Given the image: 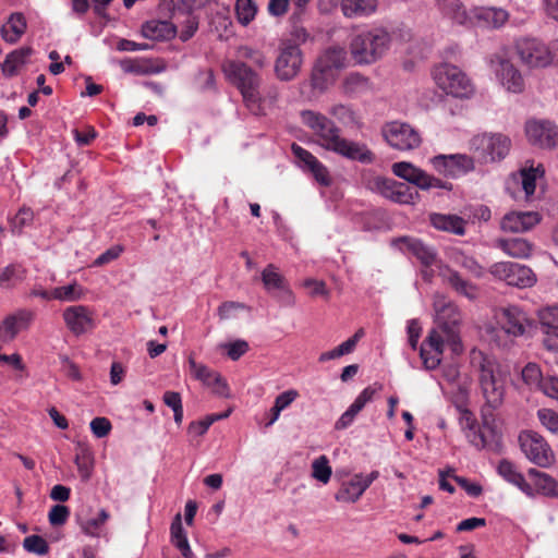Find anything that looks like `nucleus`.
Segmentation results:
<instances>
[{"label":"nucleus","mask_w":558,"mask_h":558,"mask_svg":"<svg viewBox=\"0 0 558 558\" xmlns=\"http://www.w3.org/2000/svg\"><path fill=\"white\" fill-rule=\"evenodd\" d=\"M470 363L477 372L478 386L485 404L481 410L482 426H478L474 420H468L465 436L469 442L478 450L493 448L499 445L494 411L504 404L508 372L504 369L496 357L477 349L471 350Z\"/></svg>","instance_id":"f257e3e1"},{"label":"nucleus","mask_w":558,"mask_h":558,"mask_svg":"<svg viewBox=\"0 0 558 558\" xmlns=\"http://www.w3.org/2000/svg\"><path fill=\"white\" fill-rule=\"evenodd\" d=\"M301 118L302 122L317 137V144L324 149L363 165H369L375 161L374 153L365 143L342 137L340 129L326 116L312 110H304L301 113Z\"/></svg>","instance_id":"f03ea898"},{"label":"nucleus","mask_w":558,"mask_h":558,"mask_svg":"<svg viewBox=\"0 0 558 558\" xmlns=\"http://www.w3.org/2000/svg\"><path fill=\"white\" fill-rule=\"evenodd\" d=\"M437 327L433 328L427 338L420 348V356L426 369H435L438 367L444 353L445 342L452 347V351L458 353L462 350L459 337L458 325L460 323V313L452 305L444 306L438 312Z\"/></svg>","instance_id":"7ed1b4c3"},{"label":"nucleus","mask_w":558,"mask_h":558,"mask_svg":"<svg viewBox=\"0 0 558 558\" xmlns=\"http://www.w3.org/2000/svg\"><path fill=\"white\" fill-rule=\"evenodd\" d=\"M227 78L238 87L246 107L254 114H263L266 106L275 104L278 92L275 87L269 88L266 96H262L260 77L246 63L239 60H229L222 65Z\"/></svg>","instance_id":"20e7f679"},{"label":"nucleus","mask_w":558,"mask_h":558,"mask_svg":"<svg viewBox=\"0 0 558 558\" xmlns=\"http://www.w3.org/2000/svg\"><path fill=\"white\" fill-rule=\"evenodd\" d=\"M391 38L384 28L361 32L350 43L352 59L357 64H372L379 60L389 49Z\"/></svg>","instance_id":"39448f33"},{"label":"nucleus","mask_w":558,"mask_h":558,"mask_svg":"<svg viewBox=\"0 0 558 558\" xmlns=\"http://www.w3.org/2000/svg\"><path fill=\"white\" fill-rule=\"evenodd\" d=\"M433 76L437 86L448 95L463 98L473 93L470 78L456 65L442 63L434 69Z\"/></svg>","instance_id":"423d86ee"},{"label":"nucleus","mask_w":558,"mask_h":558,"mask_svg":"<svg viewBox=\"0 0 558 558\" xmlns=\"http://www.w3.org/2000/svg\"><path fill=\"white\" fill-rule=\"evenodd\" d=\"M510 140L502 134H478L471 141V149L483 163L504 159L510 149Z\"/></svg>","instance_id":"0eeeda50"},{"label":"nucleus","mask_w":558,"mask_h":558,"mask_svg":"<svg viewBox=\"0 0 558 558\" xmlns=\"http://www.w3.org/2000/svg\"><path fill=\"white\" fill-rule=\"evenodd\" d=\"M519 444L526 459L539 468H549L555 462V453L543 436L533 430H523Z\"/></svg>","instance_id":"6e6552de"},{"label":"nucleus","mask_w":558,"mask_h":558,"mask_svg":"<svg viewBox=\"0 0 558 558\" xmlns=\"http://www.w3.org/2000/svg\"><path fill=\"white\" fill-rule=\"evenodd\" d=\"M265 291L277 300L282 306L291 307L295 304V295L288 280L274 264H268L260 274Z\"/></svg>","instance_id":"1a4fd4ad"},{"label":"nucleus","mask_w":558,"mask_h":558,"mask_svg":"<svg viewBox=\"0 0 558 558\" xmlns=\"http://www.w3.org/2000/svg\"><path fill=\"white\" fill-rule=\"evenodd\" d=\"M489 272L507 284L520 289L530 288L536 282V276L533 270L519 263L498 262L490 266Z\"/></svg>","instance_id":"9d476101"},{"label":"nucleus","mask_w":558,"mask_h":558,"mask_svg":"<svg viewBox=\"0 0 558 558\" xmlns=\"http://www.w3.org/2000/svg\"><path fill=\"white\" fill-rule=\"evenodd\" d=\"M395 175L412 183L423 191L432 189L451 190L452 185L434 175L428 174L423 169L408 161H399L392 165Z\"/></svg>","instance_id":"9b49d317"},{"label":"nucleus","mask_w":558,"mask_h":558,"mask_svg":"<svg viewBox=\"0 0 558 558\" xmlns=\"http://www.w3.org/2000/svg\"><path fill=\"white\" fill-rule=\"evenodd\" d=\"M515 52L529 68H545L553 62L551 50L535 38H520L515 41Z\"/></svg>","instance_id":"f8f14e48"},{"label":"nucleus","mask_w":558,"mask_h":558,"mask_svg":"<svg viewBox=\"0 0 558 558\" xmlns=\"http://www.w3.org/2000/svg\"><path fill=\"white\" fill-rule=\"evenodd\" d=\"M387 143L395 149L407 151L417 148L422 143L420 133L408 123L393 121L383 129Z\"/></svg>","instance_id":"ddd939ff"},{"label":"nucleus","mask_w":558,"mask_h":558,"mask_svg":"<svg viewBox=\"0 0 558 558\" xmlns=\"http://www.w3.org/2000/svg\"><path fill=\"white\" fill-rule=\"evenodd\" d=\"M498 324L501 330L510 337H522L532 327V319L518 305H509L500 310Z\"/></svg>","instance_id":"4468645a"},{"label":"nucleus","mask_w":558,"mask_h":558,"mask_svg":"<svg viewBox=\"0 0 558 558\" xmlns=\"http://www.w3.org/2000/svg\"><path fill=\"white\" fill-rule=\"evenodd\" d=\"M430 163L446 177L459 178L474 170V159L465 154L437 155Z\"/></svg>","instance_id":"2eb2a0df"},{"label":"nucleus","mask_w":558,"mask_h":558,"mask_svg":"<svg viewBox=\"0 0 558 558\" xmlns=\"http://www.w3.org/2000/svg\"><path fill=\"white\" fill-rule=\"evenodd\" d=\"M302 65V51L298 45L284 44L275 63V72L279 80L291 81Z\"/></svg>","instance_id":"dca6fc26"},{"label":"nucleus","mask_w":558,"mask_h":558,"mask_svg":"<svg viewBox=\"0 0 558 558\" xmlns=\"http://www.w3.org/2000/svg\"><path fill=\"white\" fill-rule=\"evenodd\" d=\"M529 141L541 148L558 146V126L548 120H532L525 125Z\"/></svg>","instance_id":"f3484780"},{"label":"nucleus","mask_w":558,"mask_h":558,"mask_svg":"<svg viewBox=\"0 0 558 558\" xmlns=\"http://www.w3.org/2000/svg\"><path fill=\"white\" fill-rule=\"evenodd\" d=\"M35 318V313L27 308H20L7 315L0 322V342L9 343L17 335L27 330Z\"/></svg>","instance_id":"a211bd4d"},{"label":"nucleus","mask_w":558,"mask_h":558,"mask_svg":"<svg viewBox=\"0 0 558 558\" xmlns=\"http://www.w3.org/2000/svg\"><path fill=\"white\" fill-rule=\"evenodd\" d=\"M66 327L75 336L93 330L96 326L93 312L84 305L69 306L63 312Z\"/></svg>","instance_id":"6ab92c4d"},{"label":"nucleus","mask_w":558,"mask_h":558,"mask_svg":"<svg viewBox=\"0 0 558 558\" xmlns=\"http://www.w3.org/2000/svg\"><path fill=\"white\" fill-rule=\"evenodd\" d=\"M378 476V471H372L365 476L363 474H355L350 481L342 484L335 495L336 500L340 502H355Z\"/></svg>","instance_id":"aec40b11"},{"label":"nucleus","mask_w":558,"mask_h":558,"mask_svg":"<svg viewBox=\"0 0 558 558\" xmlns=\"http://www.w3.org/2000/svg\"><path fill=\"white\" fill-rule=\"evenodd\" d=\"M393 245H398L400 250H407L415 256L425 267H430L437 262V251L422 240L412 236H400L392 241Z\"/></svg>","instance_id":"412c9836"},{"label":"nucleus","mask_w":558,"mask_h":558,"mask_svg":"<svg viewBox=\"0 0 558 558\" xmlns=\"http://www.w3.org/2000/svg\"><path fill=\"white\" fill-rule=\"evenodd\" d=\"M189 366L193 376L205 386L211 387L216 395L228 396V385L218 373L211 372L204 364H198L193 357L189 359Z\"/></svg>","instance_id":"4be33fe9"},{"label":"nucleus","mask_w":558,"mask_h":558,"mask_svg":"<svg viewBox=\"0 0 558 558\" xmlns=\"http://www.w3.org/2000/svg\"><path fill=\"white\" fill-rule=\"evenodd\" d=\"M541 221V216L535 211H512L507 214L500 227L504 231L509 232H525L531 230Z\"/></svg>","instance_id":"5701e85b"},{"label":"nucleus","mask_w":558,"mask_h":558,"mask_svg":"<svg viewBox=\"0 0 558 558\" xmlns=\"http://www.w3.org/2000/svg\"><path fill=\"white\" fill-rule=\"evenodd\" d=\"M544 336L543 344L551 352H558V305L547 307L541 315Z\"/></svg>","instance_id":"b1692460"},{"label":"nucleus","mask_w":558,"mask_h":558,"mask_svg":"<svg viewBox=\"0 0 558 558\" xmlns=\"http://www.w3.org/2000/svg\"><path fill=\"white\" fill-rule=\"evenodd\" d=\"M508 20L507 11L497 8L476 7L470 11V22L482 27L498 28Z\"/></svg>","instance_id":"393cba45"},{"label":"nucleus","mask_w":558,"mask_h":558,"mask_svg":"<svg viewBox=\"0 0 558 558\" xmlns=\"http://www.w3.org/2000/svg\"><path fill=\"white\" fill-rule=\"evenodd\" d=\"M496 73L508 92L519 94L524 90V80L520 71L509 60L500 59Z\"/></svg>","instance_id":"a878e982"},{"label":"nucleus","mask_w":558,"mask_h":558,"mask_svg":"<svg viewBox=\"0 0 558 558\" xmlns=\"http://www.w3.org/2000/svg\"><path fill=\"white\" fill-rule=\"evenodd\" d=\"M497 473L509 484L518 487L525 495L533 497L534 489L531 484L525 481L524 475L518 466L508 459H502L497 465Z\"/></svg>","instance_id":"bb28decb"},{"label":"nucleus","mask_w":558,"mask_h":558,"mask_svg":"<svg viewBox=\"0 0 558 558\" xmlns=\"http://www.w3.org/2000/svg\"><path fill=\"white\" fill-rule=\"evenodd\" d=\"M109 519L110 514L106 509H100L94 518H88L83 513L76 514V521L82 533L95 538L106 536L107 533L105 525Z\"/></svg>","instance_id":"cd10ccee"},{"label":"nucleus","mask_w":558,"mask_h":558,"mask_svg":"<svg viewBox=\"0 0 558 558\" xmlns=\"http://www.w3.org/2000/svg\"><path fill=\"white\" fill-rule=\"evenodd\" d=\"M429 222L439 231L453 233L456 235L465 234L466 221L458 215L434 213L429 215Z\"/></svg>","instance_id":"c85d7f7f"},{"label":"nucleus","mask_w":558,"mask_h":558,"mask_svg":"<svg viewBox=\"0 0 558 558\" xmlns=\"http://www.w3.org/2000/svg\"><path fill=\"white\" fill-rule=\"evenodd\" d=\"M27 28L26 19L23 13H12L7 24L2 25L0 29L1 37L9 44H15L24 35Z\"/></svg>","instance_id":"c756f323"},{"label":"nucleus","mask_w":558,"mask_h":558,"mask_svg":"<svg viewBox=\"0 0 558 558\" xmlns=\"http://www.w3.org/2000/svg\"><path fill=\"white\" fill-rule=\"evenodd\" d=\"M436 7L445 17L456 24L466 25L470 22V12L460 0H437Z\"/></svg>","instance_id":"7c9ffc66"},{"label":"nucleus","mask_w":558,"mask_h":558,"mask_svg":"<svg viewBox=\"0 0 558 558\" xmlns=\"http://www.w3.org/2000/svg\"><path fill=\"white\" fill-rule=\"evenodd\" d=\"M527 475L533 478L534 495L537 493L546 497L558 498V482L553 476L536 469H530Z\"/></svg>","instance_id":"2f4dec72"},{"label":"nucleus","mask_w":558,"mask_h":558,"mask_svg":"<svg viewBox=\"0 0 558 558\" xmlns=\"http://www.w3.org/2000/svg\"><path fill=\"white\" fill-rule=\"evenodd\" d=\"M347 59V52L343 48L331 47L326 49L317 59L316 64L337 74L339 70L344 68Z\"/></svg>","instance_id":"473e14b6"},{"label":"nucleus","mask_w":558,"mask_h":558,"mask_svg":"<svg viewBox=\"0 0 558 558\" xmlns=\"http://www.w3.org/2000/svg\"><path fill=\"white\" fill-rule=\"evenodd\" d=\"M545 173V169L542 163L534 166L525 165L520 170L521 185L525 194L526 201H531L536 190V181L541 179Z\"/></svg>","instance_id":"72a5a7b5"},{"label":"nucleus","mask_w":558,"mask_h":558,"mask_svg":"<svg viewBox=\"0 0 558 558\" xmlns=\"http://www.w3.org/2000/svg\"><path fill=\"white\" fill-rule=\"evenodd\" d=\"M142 34L151 40H166L174 37L175 28L168 21L153 20L142 26Z\"/></svg>","instance_id":"f704fd0d"},{"label":"nucleus","mask_w":558,"mask_h":558,"mask_svg":"<svg viewBox=\"0 0 558 558\" xmlns=\"http://www.w3.org/2000/svg\"><path fill=\"white\" fill-rule=\"evenodd\" d=\"M32 52L33 49L31 47H22L11 51L1 64L3 75L5 77L15 76L19 69L26 63V60Z\"/></svg>","instance_id":"c9c22d12"},{"label":"nucleus","mask_w":558,"mask_h":558,"mask_svg":"<svg viewBox=\"0 0 558 558\" xmlns=\"http://www.w3.org/2000/svg\"><path fill=\"white\" fill-rule=\"evenodd\" d=\"M498 247L513 258H529L533 250L532 243L523 238L499 240Z\"/></svg>","instance_id":"e433bc0d"},{"label":"nucleus","mask_w":558,"mask_h":558,"mask_svg":"<svg viewBox=\"0 0 558 558\" xmlns=\"http://www.w3.org/2000/svg\"><path fill=\"white\" fill-rule=\"evenodd\" d=\"M341 11L345 17L369 15L377 8V0H341Z\"/></svg>","instance_id":"4c0bfd02"},{"label":"nucleus","mask_w":558,"mask_h":558,"mask_svg":"<svg viewBox=\"0 0 558 558\" xmlns=\"http://www.w3.org/2000/svg\"><path fill=\"white\" fill-rule=\"evenodd\" d=\"M399 181L381 175H373L365 180L367 190L381 195L383 197L393 201V194Z\"/></svg>","instance_id":"58836bf2"},{"label":"nucleus","mask_w":558,"mask_h":558,"mask_svg":"<svg viewBox=\"0 0 558 558\" xmlns=\"http://www.w3.org/2000/svg\"><path fill=\"white\" fill-rule=\"evenodd\" d=\"M171 543L177 547L184 558H193L186 533L181 522V515L177 514L170 526Z\"/></svg>","instance_id":"ea45409f"},{"label":"nucleus","mask_w":558,"mask_h":558,"mask_svg":"<svg viewBox=\"0 0 558 558\" xmlns=\"http://www.w3.org/2000/svg\"><path fill=\"white\" fill-rule=\"evenodd\" d=\"M447 281L458 293L469 299H474L476 296L475 286L463 279L458 271L449 269Z\"/></svg>","instance_id":"a19ab883"},{"label":"nucleus","mask_w":558,"mask_h":558,"mask_svg":"<svg viewBox=\"0 0 558 558\" xmlns=\"http://www.w3.org/2000/svg\"><path fill=\"white\" fill-rule=\"evenodd\" d=\"M234 9L236 19L243 26L248 25L258 11L257 4L253 0H236Z\"/></svg>","instance_id":"79ce46f5"},{"label":"nucleus","mask_w":558,"mask_h":558,"mask_svg":"<svg viewBox=\"0 0 558 558\" xmlns=\"http://www.w3.org/2000/svg\"><path fill=\"white\" fill-rule=\"evenodd\" d=\"M343 88L350 95L361 94L371 88V81L360 73H351L345 77Z\"/></svg>","instance_id":"37998d69"},{"label":"nucleus","mask_w":558,"mask_h":558,"mask_svg":"<svg viewBox=\"0 0 558 558\" xmlns=\"http://www.w3.org/2000/svg\"><path fill=\"white\" fill-rule=\"evenodd\" d=\"M83 288L76 282L52 289L53 300L74 302L82 299Z\"/></svg>","instance_id":"c03bdc74"},{"label":"nucleus","mask_w":558,"mask_h":558,"mask_svg":"<svg viewBox=\"0 0 558 558\" xmlns=\"http://www.w3.org/2000/svg\"><path fill=\"white\" fill-rule=\"evenodd\" d=\"M324 70V68L318 66L315 63L311 77L313 88L318 89L320 92L327 89L328 86L335 82L337 76V74L330 71L325 72Z\"/></svg>","instance_id":"a18cd8bd"},{"label":"nucleus","mask_w":558,"mask_h":558,"mask_svg":"<svg viewBox=\"0 0 558 558\" xmlns=\"http://www.w3.org/2000/svg\"><path fill=\"white\" fill-rule=\"evenodd\" d=\"M291 151L294 157L295 165L303 171L306 172L310 167L313 166L318 159L307 149L303 148L296 143L291 145Z\"/></svg>","instance_id":"49530a36"},{"label":"nucleus","mask_w":558,"mask_h":558,"mask_svg":"<svg viewBox=\"0 0 558 558\" xmlns=\"http://www.w3.org/2000/svg\"><path fill=\"white\" fill-rule=\"evenodd\" d=\"M331 474L332 470L326 456H320L313 461L312 476L315 480L322 482L323 484H327L331 477Z\"/></svg>","instance_id":"de8ad7c7"},{"label":"nucleus","mask_w":558,"mask_h":558,"mask_svg":"<svg viewBox=\"0 0 558 558\" xmlns=\"http://www.w3.org/2000/svg\"><path fill=\"white\" fill-rule=\"evenodd\" d=\"M306 172L322 186L328 187L332 184V178L328 168L319 160L315 161Z\"/></svg>","instance_id":"09e8293b"},{"label":"nucleus","mask_w":558,"mask_h":558,"mask_svg":"<svg viewBox=\"0 0 558 558\" xmlns=\"http://www.w3.org/2000/svg\"><path fill=\"white\" fill-rule=\"evenodd\" d=\"M396 186L397 189L393 194V203L409 205L413 204L418 197V193L413 191V189L404 182H398Z\"/></svg>","instance_id":"8fccbe9b"},{"label":"nucleus","mask_w":558,"mask_h":558,"mask_svg":"<svg viewBox=\"0 0 558 558\" xmlns=\"http://www.w3.org/2000/svg\"><path fill=\"white\" fill-rule=\"evenodd\" d=\"M454 263L477 278L482 277L484 274L483 267L477 263V260L462 252H457L454 254Z\"/></svg>","instance_id":"3c124183"},{"label":"nucleus","mask_w":558,"mask_h":558,"mask_svg":"<svg viewBox=\"0 0 558 558\" xmlns=\"http://www.w3.org/2000/svg\"><path fill=\"white\" fill-rule=\"evenodd\" d=\"M23 548L39 556H44L49 551V545L45 538L39 535H31L24 538Z\"/></svg>","instance_id":"603ef678"},{"label":"nucleus","mask_w":558,"mask_h":558,"mask_svg":"<svg viewBox=\"0 0 558 558\" xmlns=\"http://www.w3.org/2000/svg\"><path fill=\"white\" fill-rule=\"evenodd\" d=\"M353 350H354V339H348L344 342H342L340 345H338L337 348H335L330 351L323 352L319 355L318 361L320 363H324V362H327L330 360H336L345 354H350L351 352H353Z\"/></svg>","instance_id":"864d4df0"},{"label":"nucleus","mask_w":558,"mask_h":558,"mask_svg":"<svg viewBox=\"0 0 558 558\" xmlns=\"http://www.w3.org/2000/svg\"><path fill=\"white\" fill-rule=\"evenodd\" d=\"M90 456L92 453L87 447L80 446L74 460L81 476L85 480L90 475Z\"/></svg>","instance_id":"5fc2aeb1"},{"label":"nucleus","mask_w":558,"mask_h":558,"mask_svg":"<svg viewBox=\"0 0 558 558\" xmlns=\"http://www.w3.org/2000/svg\"><path fill=\"white\" fill-rule=\"evenodd\" d=\"M33 219V210L28 207H22L11 220L12 231L21 233L22 229L31 225Z\"/></svg>","instance_id":"6e6d98bb"},{"label":"nucleus","mask_w":558,"mask_h":558,"mask_svg":"<svg viewBox=\"0 0 558 558\" xmlns=\"http://www.w3.org/2000/svg\"><path fill=\"white\" fill-rule=\"evenodd\" d=\"M522 379L529 386H542L544 378L537 364L527 363L522 369Z\"/></svg>","instance_id":"4d7b16f0"},{"label":"nucleus","mask_w":558,"mask_h":558,"mask_svg":"<svg viewBox=\"0 0 558 558\" xmlns=\"http://www.w3.org/2000/svg\"><path fill=\"white\" fill-rule=\"evenodd\" d=\"M537 416L544 427L550 433L558 435V413L550 409H541Z\"/></svg>","instance_id":"13d9d810"},{"label":"nucleus","mask_w":558,"mask_h":558,"mask_svg":"<svg viewBox=\"0 0 558 558\" xmlns=\"http://www.w3.org/2000/svg\"><path fill=\"white\" fill-rule=\"evenodd\" d=\"M239 53L242 58L248 60L258 69H263L267 65L266 57L259 50H255L250 47H241Z\"/></svg>","instance_id":"bf43d9fd"},{"label":"nucleus","mask_w":558,"mask_h":558,"mask_svg":"<svg viewBox=\"0 0 558 558\" xmlns=\"http://www.w3.org/2000/svg\"><path fill=\"white\" fill-rule=\"evenodd\" d=\"M380 386H367L363 389L360 395L355 398L353 403L350 405L359 413L363 410L366 403L371 402L378 390H380Z\"/></svg>","instance_id":"052dcab7"},{"label":"nucleus","mask_w":558,"mask_h":558,"mask_svg":"<svg viewBox=\"0 0 558 558\" xmlns=\"http://www.w3.org/2000/svg\"><path fill=\"white\" fill-rule=\"evenodd\" d=\"M70 515V510L66 506L54 505L48 514L49 522L53 526L63 525Z\"/></svg>","instance_id":"680f3d73"},{"label":"nucleus","mask_w":558,"mask_h":558,"mask_svg":"<svg viewBox=\"0 0 558 558\" xmlns=\"http://www.w3.org/2000/svg\"><path fill=\"white\" fill-rule=\"evenodd\" d=\"M123 252V247L121 245H114L101 253L94 262L93 266L101 267L106 264H109L117 259L121 253Z\"/></svg>","instance_id":"e2e57ef3"},{"label":"nucleus","mask_w":558,"mask_h":558,"mask_svg":"<svg viewBox=\"0 0 558 558\" xmlns=\"http://www.w3.org/2000/svg\"><path fill=\"white\" fill-rule=\"evenodd\" d=\"M89 426L92 433L97 438L106 437L112 428L111 423L107 417H95L92 420Z\"/></svg>","instance_id":"0e129e2a"},{"label":"nucleus","mask_w":558,"mask_h":558,"mask_svg":"<svg viewBox=\"0 0 558 558\" xmlns=\"http://www.w3.org/2000/svg\"><path fill=\"white\" fill-rule=\"evenodd\" d=\"M298 397L299 392L296 390H286L276 397L274 405L280 412H282L283 410L288 409L292 404V402L296 400Z\"/></svg>","instance_id":"69168bd1"},{"label":"nucleus","mask_w":558,"mask_h":558,"mask_svg":"<svg viewBox=\"0 0 558 558\" xmlns=\"http://www.w3.org/2000/svg\"><path fill=\"white\" fill-rule=\"evenodd\" d=\"M227 354L232 361L239 360L248 351V343L245 340H235L226 345Z\"/></svg>","instance_id":"338daca9"},{"label":"nucleus","mask_w":558,"mask_h":558,"mask_svg":"<svg viewBox=\"0 0 558 558\" xmlns=\"http://www.w3.org/2000/svg\"><path fill=\"white\" fill-rule=\"evenodd\" d=\"M214 423L215 418L207 415L203 420L191 422L187 432L193 436H203Z\"/></svg>","instance_id":"774afa93"}]
</instances>
